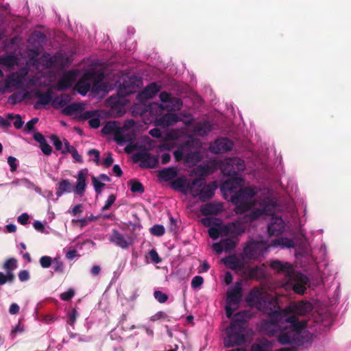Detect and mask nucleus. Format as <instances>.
<instances>
[{"mask_svg":"<svg viewBox=\"0 0 351 351\" xmlns=\"http://www.w3.org/2000/svg\"><path fill=\"white\" fill-rule=\"evenodd\" d=\"M256 192L251 186L240 188L233 195L231 200L235 204L237 214H243L247 211L250 213L244 216L243 222L250 223L258 219L261 215H272L275 212L276 204L269 199L260 202L254 199Z\"/></svg>","mask_w":351,"mask_h":351,"instance_id":"f257e3e1","label":"nucleus"},{"mask_svg":"<svg viewBox=\"0 0 351 351\" xmlns=\"http://www.w3.org/2000/svg\"><path fill=\"white\" fill-rule=\"evenodd\" d=\"M257 308L268 315L264 328L269 336L274 335L280 326V318L285 315V309L281 310L278 300L270 295H264Z\"/></svg>","mask_w":351,"mask_h":351,"instance_id":"f03ea898","label":"nucleus"},{"mask_svg":"<svg viewBox=\"0 0 351 351\" xmlns=\"http://www.w3.org/2000/svg\"><path fill=\"white\" fill-rule=\"evenodd\" d=\"M245 169L244 161L237 157L228 158L222 164L221 171L223 175L230 178V180L226 182V184L231 185L230 189L242 184L243 180L239 176V173L243 171Z\"/></svg>","mask_w":351,"mask_h":351,"instance_id":"7ed1b4c3","label":"nucleus"},{"mask_svg":"<svg viewBox=\"0 0 351 351\" xmlns=\"http://www.w3.org/2000/svg\"><path fill=\"white\" fill-rule=\"evenodd\" d=\"M199 179L196 186L192 189L191 194L193 197H197L202 202H205L210 199L215 195V191L217 186L215 182L206 184L204 178H196Z\"/></svg>","mask_w":351,"mask_h":351,"instance_id":"20e7f679","label":"nucleus"},{"mask_svg":"<svg viewBox=\"0 0 351 351\" xmlns=\"http://www.w3.org/2000/svg\"><path fill=\"white\" fill-rule=\"evenodd\" d=\"M245 331V330L244 329L230 325V326L226 329V337L223 339L225 347L232 348L245 343L246 341Z\"/></svg>","mask_w":351,"mask_h":351,"instance_id":"39448f33","label":"nucleus"},{"mask_svg":"<svg viewBox=\"0 0 351 351\" xmlns=\"http://www.w3.org/2000/svg\"><path fill=\"white\" fill-rule=\"evenodd\" d=\"M270 246L265 241H252L244 247L243 253L247 258L256 260L262 256Z\"/></svg>","mask_w":351,"mask_h":351,"instance_id":"423d86ee","label":"nucleus"},{"mask_svg":"<svg viewBox=\"0 0 351 351\" xmlns=\"http://www.w3.org/2000/svg\"><path fill=\"white\" fill-rule=\"evenodd\" d=\"M134 162H141V168H156L158 165L157 156H152L147 149L138 152L133 155Z\"/></svg>","mask_w":351,"mask_h":351,"instance_id":"0eeeda50","label":"nucleus"},{"mask_svg":"<svg viewBox=\"0 0 351 351\" xmlns=\"http://www.w3.org/2000/svg\"><path fill=\"white\" fill-rule=\"evenodd\" d=\"M313 309L312 304L307 301L294 302L285 308V314L290 315L304 316L309 313Z\"/></svg>","mask_w":351,"mask_h":351,"instance_id":"6e6552de","label":"nucleus"},{"mask_svg":"<svg viewBox=\"0 0 351 351\" xmlns=\"http://www.w3.org/2000/svg\"><path fill=\"white\" fill-rule=\"evenodd\" d=\"M226 303L234 304L238 307L243 298V289L241 281H238L234 286L230 287L226 293Z\"/></svg>","mask_w":351,"mask_h":351,"instance_id":"1a4fd4ad","label":"nucleus"},{"mask_svg":"<svg viewBox=\"0 0 351 351\" xmlns=\"http://www.w3.org/2000/svg\"><path fill=\"white\" fill-rule=\"evenodd\" d=\"M280 323L289 324L288 328L295 335H299L300 332L305 328V323L301 322L298 320L295 315H290L285 314L281 317Z\"/></svg>","mask_w":351,"mask_h":351,"instance_id":"9d476101","label":"nucleus"},{"mask_svg":"<svg viewBox=\"0 0 351 351\" xmlns=\"http://www.w3.org/2000/svg\"><path fill=\"white\" fill-rule=\"evenodd\" d=\"M198 182L199 179H193L191 182H189L185 177L181 176L171 181V187L175 191L186 193V191L191 192L192 189L196 186Z\"/></svg>","mask_w":351,"mask_h":351,"instance_id":"9b49d317","label":"nucleus"},{"mask_svg":"<svg viewBox=\"0 0 351 351\" xmlns=\"http://www.w3.org/2000/svg\"><path fill=\"white\" fill-rule=\"evenodd\" d=\"M44 57L49 66H57L64 69L69 66L71 64L69 58L61 53H56L54 56L47 53L44 55Z\"/></svg>","mask_w":351,"mask_h":351,"instance_id":"f8f14e48","label":"nucleus"},{"mask_svg":"<svg viewBox=\"0 0 351 351\" xmlns=\"http://www.w3.org/2000/svg\"><path fill=\"white\" fill-rule=\"evenodd\" d=\"M127 85L125 84V82H123L122 86L120 87L117 96H110L107 101L109 105L112 109H118L124 106V103L123 101V98L127 96L130 93V90H128ZM129 87V86H128Z\"/></svg>","mask_w":351,"mask_h":351,"instance_id":"ddd939ff","label":"nucleus"},{"mask_svg":"<svg viewBox=\"0 0 351 351\" xmlns=\"http://www.w3.org/2000/svg\"><path fill=\"white\" fill-rule=\"evenodd\" d=\"M232 142L227 138L217 139L210 147L212 153L218 154L230 151L232 149Z\"/></svg>","mask_w":351,"mask_h":351,"instance_id":"4468645a","label":"nucleus"},{"mask_svg":"<svg viewBox=\"0 0 351 351\" xmlns=\"http://www.w3.org/2000/svg\"><path fill=\"white\" fill-rule=\"evenodd\" d=\"M283 324L284 323L279 324L280 326L274 336H278V340L281 344L286 345L291 343L295 339V335L288 328L287 326H284Z\"/></svg>","mask_w":351,"mask_h":351,"instance_id":"2eb2a0df","label":"nucleus"},{"mask_svg":"<svg viewBox=\"0 0 351 351\" xmlns=\"http://www.w3.org/2000/svg\"><path fill=\"white\" fill-rule=\"evenodd\" d=\"M75 80V73L73 71L66 72L58 81L56 88L62 91L71 88Z\"/></svg>","mask_w":351,"mask_h":351,"instance_id":"dca6fc26","label":"nucleus"},{"mask_svg":"<svg viewBox=\"0 0 351 351\" xmlns=\"http://www.w3.org/2000/svg\"><path fill=\"white\" fill-rule=\"evenodd\" d=\"M223 235L235 238L244 232V228L241 222L234 221L223 225Z\"/></svg>","mask_w":351,"mask_h":351,"instance_id":"f3484780","label":"nucleus"},{"mask_svg":"<svg viewBox=\"0 0 351 351\" xmlns=\"http://www.w3.org/2000/svg\"><path fill=\"white\" fill-rule=\"evenodd\" d=\"M93 73L88 72L84 73L82 79L76 84L75 87L77 92L82 95H85L90 90L91 87L90 82L93 80Z\"/></svg>","mask_w":351,"mask_h":351,"instance_id":"a211bd4d","label":"nucleus"},{"mask_svg":"<svg viewBox=\"0 0 351 351\" xmlns=\"http://www.w3.org/2000/svg\"><path fill=\"white\" fill-rule=\"evenodd\" d=\"M285 229V222L281 217H272L268 225L267 232L269 236L279 235Z\"/></svg>","mask_w":351,"mask_h":351,"instance_id":"6ab92c4d","label":"nucleus"},{"mask_svg":"<svg viewBox=\"0 0 351 351\" xmlns=\"http://www.w3.org/2000/svg\"><path fill=\"white\" fill-rule=\"evenodd\" d=\"M271 267L277 271L278 273L285 274L289 277L293 276V269L289 263H283L280 261L276 260L271 262Z\"/></svg>","mask_w":351,"mask_h":351,"instance_id":"aec40b11","label":"nucleus"},{"mask_svg":"<svg viewBox=\"0 0 351 351\" xmlns=\"http://www.w3.org/2000/svg\"><path fill=\"white\" fill-rule=\"evenodd\" d=\"M26 75L25 73L20 72L12 73L5 80V86L7 88L13 86L16 88H21L23 86V82Z\"/></svg>","mask_w":351,"mask_h":351,"instance_id":"412c9836","label":"nucleus"},{"mask_svg":"<svg viewBox=\"0 0 351 351\" xmlns=\"http://www.w3.org/2000/svg\"><path fill=\"white\" fill-rule=\"evenodd\" d=\"M135 139V132L134 131L128 130L125 125L121 128L120 132L116 134V141L120 145H122L127 142L131 143Z\"/></svg>","mask_w":351,"mask_h":351,"instance_id":"4be33fe9","label":"nucleus"},{"mask_svg":"<svg viewBox=\"0 0 351 351\" xmlns=\"http://www.w3.org/2000/svg\"><path fill=\"white\" fill-rule=\"evenodd\" d=\"M294 276H295L296 282L292 287L293 291L300 295L304 294L306 291V285L308 282V277L302 273H297Z\"/></svg>","mask_w":351,"mask_h":351,"instance_id":"5701e85b","label":"nucleus"},{"mask_svg":"<svg viewBox=\"0 0 351 351\" xmlns=\"http://www.w3.org/2000/svg\"><path fill=\"white\" fill-rule=\"evenodd\" d=\"M251 314L247 311H242L236 313L232 318L230 325L245 330V324L251 318Z\"/></svg>","mask_w":351,"mask_h":351,"instance_id":"b1692460","label":"nucleus"},{"mask_svg":"<svg viewBox=\"0 0 351 351\" xmlns=\"http://www.w3.org/2000/svg\"><path fill=\"white\" fill-rule=\"evenodd\" d=\"M52 95L53 92L51 88H48L45 92L37 91L36 96L38 97V100L34 104V108L40 109L41 106L48 105L51 102L52 103Z\"/></svg>","mask_w":351,"mask_h":351,"instance_id":"393cba45","label":"nucleus"},{"mask_svg":"<svg viewBox=\"0 0 351 351\" xmlns=\"http://www.w3.org/2000/svg\"><path fill=\"white\" fill-rule=\"evenodd\" d=\"M178 175L176 167L164 168L158 171V178L160 181L167 182L173 180Z\"/></svg>","mask_w":351,"mask_h":351,"instance_id":"a878e982","label":"nucleus"},{"mask_svg":"<svg viewBox=\"0 0 351 351\" xmlns=\"http://www.w3.org/2000/svg\"><path fill=\"white\" fill-rule=\"evenodd\" d=\"M87 174H88L87 169H84L80 171V172L77 174V182H76V186H75V192L77 195H81L85 191L86 186V178Z\"/></svg>","mask_w":351,"mask_h":351,"instance_id":"bb28decb","label":"nucleus"},{"mask_svg":"<svg viewBox=\"0 0 351 351\" xmlns=\"http://www.w3.org/2000/svg\"><path fill=\"white\" fill-rule=\"evenodd\" d=\"M160 90V86L156 82H152L148 84L139 94L142 99H152L153 98Z\"/></svg>","mask_w":351,"mask_h":351,"instance_id":"cd10ccee","label":"nucleus"},{"mask_svg":"<svg viewBox=\"0 0 351 351\" xmlns=\"http://www.w3.org/2000/svg\"><path fill=\"white\" fill-rule=\"evenodd\" d=\"M110 241L122 249H127L130 243L117 230H112Z\"/></svg>","mask_w":351,"mask_h":351,"instance_id":"c85d7f7f","label":"nucleus"},{"mask_svg":"<svg viewBox=\"0 0 351 351\" xmlns=\"http://www.w3.org/2000/svg\"><path fill=\"white\" fill-rule=\"evenodd\" d=\"M226 266L232 270H241L243 268V261L236 255H230L223 259Z\"/></svg>","mask_w":351,"mask_h":351,"instance_id":"c756f323","label":"nucleus"},{"mask_svg":"<svg viewBox=\"0 0 351 351\" xmlns=\"http://www.w3.org/2000/svg\"><path fill=\"white\" fill-rule=\"evenodd\" d=\"M179 121H180V119L177 114L174 112H168L161 117L158 120V123L163 127H168L175 125Z\"/></svg>","mask_w":351,"mask_h":351,"instance_id":"7c9ffc66","label":"nucleus"},{"mask_svg":"<svg viewBox=\"0 0 351 351\" xmlns=\"http://www.w3.org/2000/svg\"><path fill=\"white\" fill-rule=\"evenodd\" d=\"M221 210L222 208L221 204L213 202L204 204L200 209L202 214L205 216L217 215L221 211Z\"/></svg>","mask_w":351,"mask_h":351,"instance_id":"2f4dec72","label":"nucleus"},{"mask_svg":"<svg viewBox=\"0 0 351 351\" xmlns=\"http://www.w3.org/2000/svg\"><path fill=\"white\" fill-rule=\"evenodd\" d=\"M263 297L264 295L258 289H252L248 293L246 301L250 306H256L258 308Z\"/></svg>","mask_w":351,"mask_h":351,"instance_id":"473e14b6","label":"nucleus"},{"mask_svg":"<svg viewBox=\"0 0 351 351\" xmlns=\"http://www.w3.org/2000/svg\"><path fill=\"white\" fill-rule=\"evenodd\" d=\"M121 128L119 126V123L116 121H108L101 130V132L106 135L114 134V139L116 140V134L120 132Z\"/></svg>","mask_w":351,"mask_h":351,"instance_id":"72a5a7b5","label":"nucleus"},{"mask_svg":"<svg viewBox=\"0 0 351 351\" xmlns=\"http://www.w3.org/2000/svg\"><path fill=\"white\" fill-rule=\"evenodd\" d=\"M46 35L40 32H36L32 34L29 40L37 49L42 47L46 43Z\"/></svg>","mask_w":351,"mask_h":351,"instance_id":"f704fd0d","label":"nucleus"},{"mask_svg":"<svg viewBox=\"0 0 351 351\" xmlns=\"http://www.w3.org/2000/svg\"><path fill=\"white\" fill-rule=\"evenodd\" d=\"M251 351H271V344L269 341L263 338L252 345Z\"/></svg>","mask_w":351,"mask_h":351,"instance_id":"c9c22d12","label":"nucleus"},{"mask_svg":"<svg viewBox=\"0 0 351 351\" xmlns=\"http://www.w3.org/2000/svg\"><path fill=\"white\" fill-rule=\"evenodd\" d=\"M212 130V126L208 121L200 122L194 126V133L197 136H204Z\"/></svg>","mask_w":351,"mask_h":351,"instance_id":"e433bc0d","label":"nucleus"},{"mask_svg":"<svg viewBox=\"0 0 351 351\" xmlns=\"http://www.w3.org/2000/svg\"><path fill=\"white\" fill-rule=\"evenodd\" d=\"M64 148L62 150V154H66L67 153H69L77 162H82V157L78 154V152L76 149V148L71 145L67 140L64 139Z\"/></svg>","mask_w":351,"mask_h":351,"instance_id":"4c0bfd02","label":"nucleus"},{"mask_svg":"<svg viewBox=\"0 0 351 351\" xmlns=\"http://www.w3.org/2000/svg\"><path fill=\"white\" fill-rule=\"evenodd\" d=\"M73 191V186L68 180H61L56 188V194L58 197L62 196L64 193Z\"/></svg>","mask_w":351,"mask_h":351,"instance_id":"58836bf2","label":"nucleus"},{"mask_svg":"<svg viewBox=\"0 0 351 351\" xmlns=\"http://www.w3.org/2000/svg\"><path fill=\"white\" fill-rule=\"evenodd\" d=\"M84 110L83 104L81 103H73L65 106L62 109V113L67 116H71L77 112H82Z\"/></svg>","mask_w":351,"mask_h":351,"instance_id":"ea45409f","label":"nucleus"},{"mask_svg":"<svg viewBox=\"0 0 351 351\" xmlns=\"http://www.w3.org/2000/svg\"><path fill=\"white\" fill-rule=\"evenodd\" d=\"M270 245L272 247H287L288 248L294 247L295 244L293 240L288 238H279L271 241Z\"/></svg>","mask_w":351,"mask_h":351,"instance_id":"a19ab883","label":"nucleus"},{"mask_svg":"<svg viewBox=\"0 0 351 351\" xmlns=\"http://www.w3.org/2000/svg\"><path fill=\"white\" fill-rule=\"evenodd\" d=\"M69 101V96L66 94H62L53 98L51 104L55 108H59L65 106Z\"/></svg>","mask_w":351,"mask_h":351,"instance_id":"79ce46f5","label":"nucleus"},{"mask_svg":"<svg viewBox=\"0 0 351 351\" xmlns=\"http://www.w3.org/2000/svg\"><path fill=\"white\" fill-rule=\"evenodd\" d=\"M208 234L213 240L217 239L220 236L225 237L223 235V225L221 224V222L219 223L218 226L210 228L208 229Z\"/></svg>","mask_w":351,"mask_h":351,"instance_id":"37998d69","label":"nucleus"},{"mask_svg":"<svg viewBox=\"0 0 351 351\" xmlns=\"http://www.w3.org/2000/svg\"><path fill=\"white\" fill-rule=\"evenodd\" d=\"M202 158L199 152H191L184 156V161L186 163L195 164L201 160Z\"/></svg>","mask_w":351,"mask_h":351,"instance_id":"c03bdc74","label":"nucleus"},{"mask_svg":"<svg viewBox=\"0 0 351 351\" xmlns=\"http://www.w3.org/2000/svg\"><path fill=\"white\" fill-rule=\"evenodd\" d=\"M130 190L133 193H143L145 191L144 186L139 181L132 179L129 181Z\"/></svg>","mask_w":351,"mask_h":351,"instance_id":"a18cd8bd","label":"nucleus"},{"mask_svg":"<svg viewBox=\"0 0 351 351\" xmlns=\"http://www.w3.org/2000/svg\"><path fill=\"white\" fill-rule=\"evenodd\" d=\"M6 118H8L9 120L15 119L13 124L16 129L21 128L24 124V121L22 120L21 116L20 114H14L12 113H8L6 114Z\"/></svg>","mask_w":351,"mask_h":351,"instance_id":"49530a36","label":"nucleus"},{"mask_svg":"<svg viewBox=\"0 0 351 351\" xmlns=\"http://www.w3.org/2000/svg\"><path fill=\"white\" fill-rule=\"evenodd\" d=\"M3 267L6 271H14L17 267V260L14 258H8L4 263Z\"/></svg>","mask_w":351,"mask_h":351,"instance_id":"de8ad7c7","label":"nucleus"},{"mask_svg":"<svg viewBox=\"0 0 351 351\" xmlns=\"http://www.w3.org/2000/svg\"><path fill=\"white\" fill-rule=\"evenodd\" d=\"M25 97V95L19 92H16L12 94L8 99V101L12 104L21 103Z\"/></svg>","mask_w":351,"mask_h":351,"instance_id":"09e8293b","label":"nucleus"},{"mask_svg":"<svg viewBox=\"0 0 351 351\" xmlns=\"http://www.w3.org/2000/svg\"><path fill=\"white\" fill-rule=\"evenodd\" d=\"M202 223L204 226L211 228L218 226L220 220L214 217H205L202 219Z\"/></svg>","mask_w":351,"mask_h":351,"instance_id":"8fccbe9b","label":"nucleus"},{"mask_svg":"<svg viewBox=\"0 0 351 351\" xmlns=\"http://www.w3.org/2000/svg\"><path fill=\"white\" fill-rule=\"evenodd\" d=\"M165 232V228L162 225L156 224L150 228V233L156 237H161Z\"/></svg>","mask_w":351,"mask_h":351,"instance_id":"3c124183","label":"nucleus"},{"mask_svg":"<svg viewBox=\"0 0 351 351\" xmlns=\"http://www.w3.org/2000/svg\"><path fill=\"white\" fill-rule=\"evenodd\" d=\"M221 242L225 252H229L236 246V242L230 238L222 239Z\"/></svg>","mask_w":351,"mask_h":351,"instance_id":"603ef678","label":"nucleus"},{"mask_svg":"<svg viewBox=\"0 0 351 351\" xmlns=\"http://www.w3.org/2000/svg\"><path fill=\"white\" fill-rule=\"evenodd\" d=\"M155 299L160 303H165L168 300V295L161 291H155L154 292Z\"/></svg>","mask_w":351,"mask_h":351,"instance_id":"864d4df0","label":"nucleus"},{"mask_svg":"<svg viewBox=\"0 0 351 351\" xmlns=\"http://www.w3.org/2000/svg\"><path fill=\"white\" fill-rule=\"evenodd\" d=\"M50 138L56 150L62 151L63 149L62 142L57 135L53 134L51 136Z\"/></svg>","mask_w":351,"mask_h":351,"instance_id":"5fc2aeb1","label":"nucleus"},{"mask_svg":"<svg viewBox=\"0 0 351 351\" xmlns=\"http://www.w3.org/2000/svg\"><path fill=\"white\" fill-rule=\"evenodd\" d=\"M40 264L43 268H49L52 263V258L48 256H43L39 260Z\"/></svg>","mask_w":351,"mask_h":351,"instance_id":"6e6d98bb","label":"nucleus"},{"mask_svg":"<svg viewBox=\"0 0 351 351\" xmlns=\"http://www.w3.org/2000/svg\"><path fill=\"white\" fill-rule=\"evenodd\" d=\"M204 282V278L200 276H195L191 281V287L193 289L199 288Z\"/></svg>","mask_w":351,"mask_h":351,"instance_id":"4d7b16f0","label":"nucleus"},{"mask_svg":"<svg viewBox=\"0 0 351 351\" xmlns=\"http://www.w3.org/2000/svg\"><path fill=\"white\" fill-rule=\"evenodd\" d=\"M92 181L95 192L97 193H100L103 187L105 186V184L99 181L97 178L94 176L92 178Z\"/></svg>","mask_w":351,"mask_h":351,"instance_id":"13d9d810","label":"nucleus"},{"mask_svg":"<svg viewBox=\"0 0 351 351\" xmlns=\"http://www.w3.org/2000/svg\"><path fill=\"white\" fill-rule=\"evenodd\" d=\"M115 200H116L115 195L111 194L110 195H109L104 206L101 208V210L105 211V210H108L110 208V206L114 203Z\"/></svg>","mask_w":351,"mask_h":351,"instance_id":"bf43d9fd","label":"nucleus"},{"mask_svg":"<svg viewBox=\"0 0 351 351\" xmlns=\"http://www.w3.org/2000/svg\"><path fill=\"white\" fill-rule=\"evenodd\" d=\"M170 104H171L172 109L179 110L182 107V101L180 98L172 97Z\"/></svg>","mask_w":351,"mask_h":351,"instance_id":"052dcab7","label":"nucleus"},{"mask_svg":"<svg viewBox=\"0 0 351 351\" xmlns=\"http://www.w3.org/2000/svg\"><path fill=\"white\" fill-rule=\"evenodd\" d=\"M88 155L90 156H94L93 161L97 165H99L100 164V161H99L100 153L97 149H90L88 152Z\"/></svg>","mask_w":351,"mask_h":351,"instance_id":"680f3d73","label":"nucleus"},{"mask_svg":"<svg viewBox=\"0 0 351 351\" xmlns=\"http://www.w3.org/2000/svg\"><path fill=\"white\" fill-rule=\"evenodd\" d=\"M38 121V118L37 117H35V118H33L30 121H29L25 126V131L27 132H30L34 130V125L35 124H36Z\"/></svg>","mask_w":351,"mask_h":351,"instance_id":"e2e57ef3","label":"nucleus"},{"mask_svg":"<svg viewBox=\"0 0 351 351\" xmlns=\"http://www.w3.org/2000/svg\"><path fill=\"white\" fill-rule=\"evenodd\" d=\"M149 257L152 262L154 263H160L162 261V258L159 256L157 251L155 249H152L149 251Z\"/></svg>","mask_w":351,"mask_h":351,"instance_id":"0e129e2a","label":"nucleus"},{"mask_svg":"<svg viewBox=\"0 0 351 351\" xmlns=\"http://www.w3.org/2000/svg\"><path fill=\"white\" fill-rule=\"evenodd\" d=\"M77 315V312L75 309H73L71 311L69 312L67 323L69 325L73 326L76 321Z\"/></svg>","mask_w":351,"mask_h":351,"instance_id":"69168bd1","label":"nucleus"},{"mask_svg":"<svg viewBox=\"0 0 351 351\" xmlns=\"http://www.w3.org/2000/svg\"><path fill=\"white\" fill-rule=\"evenodd\" d=\"M75 291L70 289L68 291L61 293L60 298L63 301H69L73 297Z\"/></svg>","mask_w":351,"mask_h":351,"instance_id":"338daca9","label":"nucleus"},{"mask_svg":"<svg viewBox=\"0 0 351 351\" xmlns=\"http://www.w3.org/2000/svg\"><path fill=\"white\" fill-rule=\"evenodd\" d=\"M40 148L45 155H50L52 152V148L47 143V141H45L44 143H41L40 145Z\"/></svg>","mask_w":351,"mask_h":351,"instance_id":"774afa93","label":"nucleus"}]
</instances>
